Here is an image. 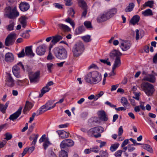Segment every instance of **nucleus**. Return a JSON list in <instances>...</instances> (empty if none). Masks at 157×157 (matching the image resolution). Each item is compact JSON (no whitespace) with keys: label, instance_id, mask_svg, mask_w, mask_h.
Segmentation results:
<instances>
[{"label":"nucleus","instance_id":"obj_1","mask_svg":"<svg viewBox=\"0 0 157 157\" xmlns=\"http://www.w3.org/2000/svg\"><path fill=\"white\" fill-rule=\"evenodd\" d=\"M85 79L87 82L91 84L98 83L101 80V75L98 72L94 71L88 73Z\"/></svg>","mask_w":157,"mask_h":157},{"label":"nucleus","instance_id":"obj_2","mask_svg":"<svg viewBox=\"0 0 157 157\" xmlns=\"http://www.w3.org/2000/svg\"><path fill=\"white\" fill-rule=\"evenodd\" d=\"M122 55L121 53L116 50H114L109 54V56L112 58H113L114 57H116L112 68V72L113 75H115V73L114 71V70L116 68L120 67L121 64V62L119 56Z\"/></svg>","mask_w":157,"mask_h":157},{"label":"nucleus","instance_id":"obj_3","mask_svg":"<svg viewBox=\"0 0 157 157\" xmlns=\"http://www.w3.org/2000/svg\"><path fill=\"white\" fill-rule=\"evenodd\" d=\"M53 53L55 56L60 60H65L67 57V52L63 47H56L53 49Z\"/></svg>","mask_w":157,"mask_h":157},{"label":"nucleus","instance_id":"obj_4","mask_svg":"<svg viewBox=\"0 0 157 157\" xmlns=\"http://www.w3.org/2000/svg\"><path fill=\"white\" fill-rule=\"evenodd\" d=\"M141 88L148 96H151L155 91L154 86L148 82H143L141 85Z\"/></svg>","mask_w":157,"mask_h":157},{"label":"nucleus","instance_id":"obj_5","mask_svg":"<svg viewBox=\"0 0 157 157\" xmlns=\"http://www.w3.org/2000/svg\"><path fill=\"white\" fill-rule=\"evenodd\" d=\"M84 50V46L83 43L81 42L76 43L73 47L72 52L75 57H78L80 56Z\"/></svg>","mask_w":157,"mask_h":157},{"label":"nucleus","instance_id":"obj_6","mask_svg":"<svg viewBox=\"0 0 157 157\" xmlns=\"http://www.w3.org/2000/svg\"><path fill=\"white\" fill-rule=\"evenodd\" d=\"M104 131V128L101 126L97 127L90 129L87 132L88 136H94L96 138L101 136V133Z\"/></svg>","mask_w":157,"mask_h":157},{"label":"nucleus","instance_id":"obj_7","mask_svg":"<svg viewBox=\"0 0 157 157\" xmlns=\"http://www.w3.org/2000/svg\"><path fill=\"white\" fill-rule=\"evenodd\" d=\"M20 67H21L23 70H25L24 66L21 62L18 63L17 65L14 66L12 68L13 73L14 75L17 78L21 77Z\"/></svg>","mask_w":157,"mask_h":157},{"label":"nucleus","instance_id":"obj_8","mask_svg":"<svg viewBox=\"0 0 157 157\" xmlns=\"http://www.w3.org/2000/svg\"><path fill=\"white\" fill-rule=\"evenodd\" d=\"M16 34L14 33H10L6 39L5 44L6 46H9L12 45L16 40Z\"/></svg>","mask_w":157,"mask_h":157},{"label":"nucleus","instance_id":"obj_9","mask_svg":"<svg viewBox=\"0 0 157 157\" xmlns=\"http://www.w3.org/2000/svg\"><path fill=\"white\" fill-rule=\"evenodd\" d=\"M73 141L71 139H66L63 140L60 143V146L61 149L72 146L74 145Z\"/></svg>","mask_w":157,"mask_h":157},{"label":"nucleus","instance_id":"obj_10","mask_svg":"<svg viewBox=\"0 0 157 157\" xmlns=\"http://www.w3.org/2000/svg\"><path fill=\"white\" fill-rule=\"evenodd\" d=\"M39 75L40 72L39 71L30 74L29 75V78L30 82L32 83L37 82L38 81Z\"/></svg>","mask_w":157,"mask_h":157},{"label":"nucleus","instance_id":"obj_11","mask_svg":"<svg viewBox=\"0 0 157 157\" xmlns=\"http://www.w3.org/2000/svg\"><path fill=\"white\" fill-rule=\"evenodd\" d=\"M120 47L123 51H126L130 48L131 44L130 42L127 41L121 40L120 42Z\"/></svg>","mask_w":157,"mask_h":157},{"label":"nucleus","instance_id":"obj_12","mask_svg":"<svg viewBox=\"0 0 157 157\" xmlns=\"http://www.w3.org/2000/svg\"><path fill=\"white\" fill-rule=\"evenodd\" d=\"M6 84L8 86L12 87L14 86V80L13 78L10 74L8 73L6 78Z\"/></svg>","mask_w":157,"mask_h":157},{"label":"nucleus","instance_id":"obj_13","mask_svg":"<svg viewBox=\"0 0 157 157\" xmlns=\"http://www.w3.org/2000/svg\"><path fill=\"white\" fill-rule=\"evenodd\" d=\"M46 48V45L44 44L39 46L36 49L37 54L40 56L44 55L45 52Z\"/></svg>","mask_w":157,"mask_h":157},{"label":"nucleus","instance_id":"obj_14","mask_svg":"<svg viewBox=\"0 0 157 157\" xmlns=\"http://www.w3.org/2000/svg\"><path fill=\"white\" fill-rule=\"evenodd\" d=\"M22 108V107L20 106L16 112L10 115L9 119L13 121L16 119L21 114Z\"/></svg>","mask_w":157,"mask_h":157},{"label":"nucleus","instance_id":"obj_15","mask_svg":"<svg viewBox=\"0 0 157 157\" xmlns=\"http://www.w3.org/2000/svg\"><path fill=\"white\" fill-rule=\"evenodd\" d=\"M29 7V4L25 2H21L19 5V8L22 11H26L28 10Z\"/></svg>","mask_w":157,"mask_h":157},{"label":"nucleus","instance_id":"obj_16","mask_svg":"<svg viewBox=\"0 0 157 157\" xmlns=\"http://www.w3.org/2000/svg\"><path fill=\"white\" fill-rule=\"evenodd\" d=\"M100 119L103 121H106L108 120V116L105 112L103 110L99 111L98 113Z\"/></svg>","mask_w":157,"mask_h":157},{"label":"nucleus","instance_id":"obj_17","mask_svg":"<svg viewBox=\"0 0 157 157\" xmlns=\"http://www.w3.org/2000/svg\"><path fill=\"white\" fill-rule=\"evenodd\" d=\"M14 60V56L12 53L8 52L6 54L5 60L6 62L8 63L12 62Z\"/></svg>","mask_w":157,"mask_h":157},{"label":"nucleus","instance_id":"obj_18","mask_svg":"<svg viewBox=\"0 0 157 157\" xmlns=\"http://www.w3.org/2000/svg\"><path fill=\"white\" fill-rule=\"evenodd\" d=\"M109 19L105 12L100 15L97 18V21L98 22H102Z\"/></svg>","mask_w":157,"mask_h":157},{"label":"nucleus","instance_id":"obj_19","mask_svg":"<svg viewBox=\"0 0 157 157\" xmlns=\"http://www.w3.org/2000/svg\"><path fill=\"white\" fill-rule=\"evenodd\" d=\"M10 15H9V18L14 19L19 15V13L17 11L16 8L14 7L11 10Z\"/></svg>","mask_w":157,"mask_h":157},{"label":"nucleus","instance_id":"obj_20","mask_svg":"<svg viewBox=\"0 0 157 157\" xmlns=\"http://www.w3.org/2000/svg\"><path fill=\"white\" fill-rule=\"evenodd\" d=\"M59 137L61 139H65L68 138L69 136V133L63 130H58L56 131Z\"/></svg>","mask_w":157,"mask_h":157},{"label":"nucleus","instance_id":"obj_21","mask_svg":"<svg viewBox=\"0 0 157 157\" xmlns=\"http://www.w3.org/2000/svg\"><path fill=\"white\" fill-rule=\"evenodd\" d=\"M117 10L116 8H112L109 10L107 12H106L107 16L110 19L114 16L117 13Z\"/></svg>","mask_w":157,"mask_h":157},{"label":"nucleus","instance_id":"obj_22","mask_svg":"<svg viewBox=\"0 0 157 157\" xmlns=\"http://www.w3.org/2000/svg\"><path fill=\"white\" fill-rule=\"evenodd\" d=\"M33 105L30 102L28 101H27L24 108L23 110V112L24 114H26V112L29 110L33 107Z\"/></svg>","mask_w":157,"mask_h":157},{"label":"nucleus","instance_id":"obj_23","mask_svg":"<svg viewBox=\"0 0 157 157\" xmlns=\"http://www.w3.org/2000/svg\"><path fill=\"white\" fill-rule=\"evenodd\" d=\"M28 18L25 16L21 17L19 19V21L22 27L25 28L27 25V20Z\"/></svg>","mask_w":157,"mask_h":157},{"label":"nucleus","instance_id":"obj_24","mask_svg":"<svg viewBox=\"0 0 157 157\" xmlns=\"http://www.w3.org/2000/svg\"><path fill=\"white\" fill-rule=\"evenodd\" d=\"M144 80L149 81L151 82L154 83L155 81V78L152 75H149L144 78Z\"/></svg>","mask_w":157,"mask_h":157},{"label":"nucleus","instance_id":"obj_25","mask_svg":"<svg viewBox=\"0 0 157 157\" xmlns=\"http://www.w3.org/2000/svg\"><path fill=\"white\" fill-rule=\"evenodd\" d=\"M32 48V46H29L25 47V52L26 56H34V54L33 52Z\"/></svg>","mask_w":157,"mask_h":157},{"label":"nucleus","instance_id":"obj_26","mask_svg":"<svg viewBox=\"0 0 157 157\" xmlns=\"http://www.w3.org/2000/svg\"><path fill=\"white\" fill-rule=\"evenodd\" d=\"M49 110L47 109L45 105L42 106L37 111L36 116H38L40 114L43 113L45 111Z\"/></svg>","mask_w":157,"mask_h":157},{"label":"nucleus","instance_id":"obj_27","mask_svg":"<svg viewBox=\"0 0 157 157\" xmlns=\"http://www.w3.org/2000/svg\"><path fill=\"white\" fill-rule=\"evenodd\" d=\"M62 39V37L60 35H56L52 37V39L51 41V43L53 45L55 44L57 42Z\"/></svg>","mask_w":157,"mask_h":157},{"label":"nucleus","instance_id":"obj_28","mask_svg":"<svg viewBox=\"0 0 157 157\" xmlns=\"http://www.w3.org/2000/svg\"><path fill=\"white\" fill-rule=\"evenodd\" d=\"M38 134H33L30 136L29 139L31 141L33 140L31 144V145L35 146L36 142L37 140L38 137Z\"/></svg>","mask_w":157,"mask_h":157},{"label":"nucleus","instance_id":"obj_29","mask_svg":"<svg viewBox=\"0 0 157 157\" xmlns=\"http://www.w3.org/2000/svg\"><path fill=\"white\" fill-rule=\"evenodd\" d=\"M121 102L122 105L124 107H127V109L130 108V106L127 99L125 97H122L121 99Z\"/></svg>","mask_w":157,"mask_h":157},{"label":"nucleus","instance_id":"obj_30","mask_svg":"<svg viewBox=\"0 0 157 157\" xmlns=\"http://www.w3.org/2000/svg\"><path fill=\"white\" fill-rule=\"evenodd\" d=\"M9 103V101H8L5 103L4 105L3 104H0V111L2 113H6V110L8 106Z\"/></svg>","mask_w":157,"mask_h":157},{"label":"nucleus","instance_id":"obj_31","mask_svg":"<svg viewBox=\"0 0 157 157\" xmlns=\"http://www.w3.org/2000/svg\"><path fill=\"white\" fill-rule=\"evenodd\" d=\"M140 19V17L138 15H135L131 19L130 22L133 25L138 23Z\"/></svg>","mask_w":157,"mask_h":157},{"label":"nucleus","instance_id":"obj_32","mask_svg":"<svg viewBox=\"0 0 157 157\" xmlns=\"http://www.w3.org/2000/svg\"><path fill=\"white\" fill-rule=\"evenodd\" d=\"M58 26L60 29L65 31L68 32L70 30V29L69 27L63 24H58Z\"/></svg>","mask_w":157,"mask_h":157},{"label":"nucleus","instance_id":"obj_33","mask_svg":"<svg viewBox=\"0 0 157 157\" xmlns=\"http://www.w3.org/2000/svg\"><path fill=\"white\" fill-rule=\"evenodd\" d=\"M53 101H49L45 104L48 109L49 110L51 109L56 106V104H53Z\"/></svg>","mask_w":157,"mask_h":157},{"label":"nucleus","instance_id":"obj_34","mask_svg":"<svg viewBox=\"0 0 157 157\" xmlns=\"http://www.w3.org/2000/svg\"><path fill=\"white\" fill-rule=\"evenodd\" d=\"M50 89V88L47 87L46 86L43 87L41 90V93L39 95V97L40 98L42 97L45 93L48 92Z\"/></svg>","mask_w":157,"mask_h":157},{"label":"nucleus","instance_id":"obj_35","mask_svg":"<svg viewBox=\"0 0 157 157\" xmlns=\"http://www.w3.org/2000/svg\"><path fill=\"white\" fill-rule=\"evenodd\" d=\"M136 39L137 40H138L140 38H142L143 36V31L139 32L138 29L136 30Z\"/></svg>","mask_w":157,"mask_h":157},{"label":"nucleus","instance_id":"obj_36","mask_svg":"<svg viewBox=\"0 0 157 157\" xmlns=\"http://www.w3.org/2000/svg\"><path fill=\"white\" fill-rule=\"evenodd\" d=\"M142 147L145 150H147L148 151L151 153H153V151L151 147L149 145L147 144H144Z\"/></svg>","mask_w":157,"mask_h":157},{"label":"nucleus","instance_id":"obj_37","mask_svg":"<svg viewBox=\"0 0 157 157\" xmlns=\"http://www.w3.org/2000/svg\"><path fill=\"white\" fill-rule=\"evenodd\" d=\"M85 30V28L83 26L78 27L75 30V33L78 35L79 34L83 32Z\"/></svg>","mask_w":157,"mask_h":157},{"label":"nucleus","instance_id":"obj_38","mask_svg":"<svg viewBox=\"0 0 157 157\" xmlns=\"http://www.w3.org/2000/svg\"><path fill=\"white\" fill-rule=\"evenodd\" d=\"M134 6V4L133 3H130L128 6L125 9V11L127 12H131Z\"/></svg>","mask_w":157,"mask_h":157},{"label":"nucleus","instance_id":"obj_39","mask_svg":"<svg viewBox=\"0 0 157 157\" xmlns=\"http://www.w3.org/2000/svg\"><path fill=\"white\" fill-rule=\"evenodd\" d=\"M142 14L144 16H151L153 15L152 10L150 9H147L142 12Z\"/></svg>","mask_w":157,"mask_h":157},{"label":"nucleus","instance_id":"obj_40","mask_svg":"<svg viewBox=\"0 0 157 157\" xmlns=\"http://www.w3.org/2000/svg\"><path fill=\"white\" fill-rule=\"evenodd\" d=\"M81 38L85 42H90L92 40L91 36L88 35L82 36Z\"/></svg>","mask_w":157,"mask_h":157},{"label":"nucleus","instance_id":"obj_41","mask_svg":"<svg viewBox=\"0 0 157 157\" xmlns=\"http://www.w3.org/2000/svg\"><path fill=\"white\" fill-rule=\"evenodd\" d=\"M11 10V8L10 6L6 7L5 10L4 15L9 18V15H10Z\"/></svg>","mask_w":157,"mask_h":157},{"label":"nucleus","instance_id":"obj_42","mask_svg":"<svg viewBox=\"0 0 157 157\" xmlns=\"http://www.w3.org/2000/svg\"><path fill=\"white\" fill-rule=\"evenodd\" d=\"M78 3L79 6L82 8L83 9L86 8V3L83 0H78Z\"/></svg>","mask_w":157,"mask_h":157},{"label":"nucleus","instance_id":"obj_43","mask_svg":"<svg viewBox=\"0 0 157 157\" xmlns=\"http://www.w3.org/2000/svg\"><path fill=\"white\" fill-rule=\"evenodd\" d=\"M153 4L154 2L153 1H149L146 2L143 6L144 7L148 6L150 8H151L153 7Z\"/></svg>","mask_w":157,"mask_h":157},{"label":"nucleus","instance_id":"obj_44","mask_svg":"<svg viewBox=\"0 0 157 157\" xmlns=\"http://www.w3.org/2000/svg\"><path fill=\"white\" fill-rule=\"evenodd\" d=\"M119 144L118 143L113 144L110 147V150L112 152L115 151L118 147Z\"/></svg>","mask_w":157,"mask_h":157},{"label":"nucleus","instance_id":"obj_45","mask_svg":"<svg viewBox=\"0 0 157 157\" xmlns=\"http://www.w3.org/2000/svg\"><path fill=\"white\" fill-rule=\"evenodd\" d=\"M65 21L67 23H70L72 26V27L74 28L75 26V24L73 21L70 17H68L65 20Z\"/></svg>","mask_w":157,"mask_h":157},{"label":"nucleus","instance_id":"obj_46","mask_svg":"<svg viewBox=\"0 0 157 157\" xmlns=\"http://www.w3.org/2000/svg\"><path fill=\"white\" fill-rule=\"evenodd\" d=\"M59 157H68L67 152L64 150H62L60 152Z\"/></svg>","mask_w":157,"mask_h":157},{"label":"nucleus","instance_id":"obj_47","mask_svg":"<svg viewBox=\"0 0 157 157\" xmlns=\"http://www.w3.org/2000/svg\"><path fill=\"white\" fill-rule=\"evenodd\" d=\"M51 144V143L49 141L48 139H46L43 144V147L45 149L47 148Z\"/></svg>","mask_w":157,"mask_h":157},{"label":"nucleus","instance_id":"obj_48","mask_svg":"<svg viewBox=\"0 0 157 157\" xmlns=\"http://www.w3.org/2000/svg\"><path fill=\"white\" fill-rule=\"evenodd\" d=\"M5 139L7 140H9L11 139L12 137V135L9 132L6 133L5 134Z\"/></svg>","mask_w":157,"mask_h":157},{"label":"nucleus","instance_id":"obj_49","mask_svg":"<svg viewBox=\"0 0 157 157\" xmlns=\"http://www.w3.org/2000/svg\"><path fill=\"white\" fill-rule=\"evenodd\" d=\"M109 59L108 58H107L106 59H100V61L101 62L104 64H106L110 66L111 65V63L108 61Z\"/></svg>","mask_w":157,"mask_h":157},{"label":"nucleus","instance_id":"obj_50","mask_svg":"<svg viewBox=\"0 0 157 157\" xmlns=\"http://www.w3.org/2000/svg\"><path fill=\"white\" fill-rule=\"evenodd\" d=\"M123 151L119 150L117 151L114 154V155L116 157H121V154Z\"/></svg>","mask_w":157,"mask_h":157},{"label":"nucleus","instance_id":"obj_51","mask_svg":"<svg viewBox=\"0 0 157 157\" xmlns=\"http://www.w3.org/2000/svg\"><path fill=\"white\" fill-rule=\"evenodd\" d=\"M48 157H58L57 155L52 151H49L48 152Z\"/></svg>","mask_w":157,"mask_h":157},{"label":"nucleus","instance_id":"obj_52","mask_svg":"<svg viewBox=\"0 0 157 157\" xmlns=\"http://www.w3.org/2000/svg\"><path fill=\"white\" fill-rule=\"evenodd\" d=\"M68 14L70 16L73 17H74L75 12L72 8H70L68 11Z\"/></svg>","mask_w":157,"mask_h":157},{"label":"nucleus","instance_id":"obj_53","mask_svg":"<svg viewBox=\"0 0 157 157\" xmlns=\"http://www.w3.org/2000/svg\"><path fill=\"white\" fill-rule=\"evenodd\" d=\"M84 25L87 28H92L91 23L90 21H85L84 22Z\"/></svg>","mask_w":157,"mask_h":157},{"label":"nucleus","instance_id":"obj_54","mask_svg":"<svg viewBox=\"0 0 157 157\" xmlns=\"http://www.w3.org/2000/svg\"><path fill=\"white\" fill-rule=\"evenodd\" d=\"M19 58H21L24 57L25 55V52L24 49H23L21 52L17 54Z\"/></svg>","mask_w":157,"mask_h":157},{"label":"nucleus","instance_id":"obj_55","mask_svg":"<svg viewBox=\"0 0 157 157\" xmlns=\"http://www.w3.org/2000/svg\"><path fill=\"white\" fill-rule=\"evenodd\" d=\"M48 138L46 137V135L45 134L43 135L40 139L39 142L40 143H41L43 142H44L46 139H47Z\"/></svg>","mask_w":157,"mask_h":157},{"label":"nucleus","instance_id":"obj_56","mask_svg":"<svg viewBox=\"0 0 157 157\" xmlns=\"http://www.w3.org/2000/svg\"><path fill=\"white\" fill-rule=\"evenodd\" d=\"M14 27V23L13 22H11L9 25H8L7 29L8 30L10 31L13 29Z\"/></svg>","mask_w":157,"mask_h":157},{"label":"nucleus","instance_id":"obj_57","mask_svg":"<svg viewBox=\"0 0 157 157\" xmlns=\"http://www.w3.org/2000/svg\"><path fill=\"white\" fill-rule=\"evenodd\" d=\"M100 154L101 157H108V154L105 151H101L100 152Z\"/></svg>","mask_w":157,"mask_h":157},{"label":"nucleus","instance_id":"obj_58","mask_svg":"<svg viewBox=\"0 0 157 157\" xmlns=\"http://www.w3.org/2000/svg\"><path fill=\"white\" fill-rule=\"evenodd\" d=\"M47 66L48 67V71H49V72H51V69L53 68L54 66L53 64L52 63H48L47 64Z\"/></svg>","mask_w":157,"mask_h":157},{"label":"nucleus","instance_id":"obj_59","mask_svg":"<svg viewBox=\"0 0 157 157\" xmlns=\"http://www.w3.org/2000/svg\"><path fill=\"white\" fill-rule=\"evenodd\" d=\"M129 143V140L126 139L124 140L121 144V147H123L127 145L128 143Z\"/></svg>","mask_w":157,"mask_h":157},{"label":"nucleus","instance_id":"obj_60","mask_svg":"<svg viewBox=\"0 0 157 157\" xmlns=\"http://www.w3.org/2000/svg\"><path fill=\"white\" fill-rule=\"evenodd\" d=\"M53 5L56 8L59 9H61L63 8V6L58 3H54L53 4Z\"/></svg>","mask_w":157,"mask_h":157},{"label":"nucleus","instance_id":"obj_61","mask_svg":"<svg viewBox=\"0 0 157 157\" xmlns=\"http://www.w3.org/2000/svg\"><path fill=\"white\" fill-rule=\"evenodd\" d=\"M126 109H127V107H119L117 108H115V109L117 111H125L126 110Z\"/></svg>","mask_w":157,"mask_h":157},{"label":"nucleus","instance_id":"obj_62","mask_svg":"<svg viewBox=\"0 0 157 157\" xmlns=\"http://www.w3.org/2000/svg\"><path fill=\"white\" fill-rule=\"evenodd\" d=\"M35 123H33L29 127L28 132H32L33 129L35 127Z\"/></svg>","mask_w":157,"mask_h":157},{"label":"nucleus","instance_id":"obj_63","mask_svg":"<svg viewBox=\"0 0 157 157\" xmlns=\"http://www.w3.org/2000/svg\"><path fill=\"white\" fill-rule=\"evenodd\" d=\"M36 116V113H33L32 117L30 118L29 121V123H31L32 122Z\"/></svg>","mask_w":157,"mask_h":157},{"label":"nucleus","instance_id":"obj_64","mask_svg":"<svg viewBox=\"0 0 157 157\" xmlns=\"http://www.w3.org/2000/svg\"><path fill=\"white\" fill-rule=\"evenodd\" d=\"M132 145H128V151L129 152H132L135 149V148L133 147H132Z\"/></svg>","mask_w":157,"mask_h":157}]
</instances>
